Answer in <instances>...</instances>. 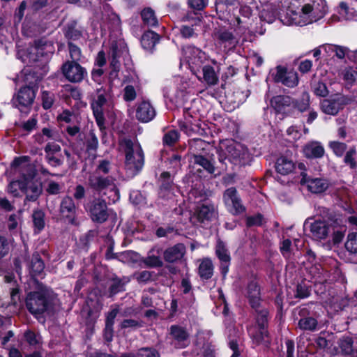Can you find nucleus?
<instances>
[{
	"label": "nucleus",
	"mask_w": 357,
	"mask_h": 357,
	"mask_svg": "<svg viewBox=\"0 0 357 357\" xmlns=\"http://www.w3.org/2000/svg\"><path fill=\"white\" fill-rule=\"evenodd\" d=\"M339 346L344 354H351L353 351V341L349 337L341 339L339 342Z\"/></svg>",
	"instance_id": "nucleus-43"
},
{
	"label": "nucleus",
	"mask_w": 357,
	"mask_h": 357,
	"mask_svg": "<svg viewBox=\"0 0 357 357\" xmlns=\"http://www.w3.org/2000/svg\"><path fill=\"white\" fill-rule=\"evenodd\" d=\"M223 198L227 204L230 203L232 204L239 197L238 196L236 189L232 187L225 191Z\"/></svg>",
	"instance_id": "nucleus-44"
},
{
	"label": "nucleus",
	"mask_w": 357,
	"mask_h": 357,
	"mask_svg": "<svg viewBox=\"0 0 357 357\" xmlns=\"http://www.w3.org/2000/svg\"><path fill=\"white\" fill-rule=\"evenodd\" d=\"M159 181L160 182L159 195L161 197H165L173 190L174 182L171 178L170 173L169 172H163L160 176Z\"/></svg>",
	"instance_id": "nucleus-28"
},
{
	"label": "nucleus",
	"mask_w": 357,
	"mask_h": 357,
	"mask_svg": "<svg viewBox=\"0 0 357 357\" xmlns=\"http://www.w3.org/2000/svg\"><path fill=\"white\" fill-rule=\"evenodd\" d=\"M356 154V149L355 147L350 148L346 153L344 158V162L354 169L356 167V162L355 160V155Z\"/></svg>",
	"instance_id": "nucleus-46"
},
{
	"label": "nucleus",
	"mask_w": 357,
	"mask_h": 357,
	"mask_svg": "<svg viewBox=\"0 0 357 357\" xmlns=\"http://www.w3.org/2000/svg\"><path fill=\"white\" fill-rule=\"evenodd\" d=\"M0 208L6 212H10L13 211L15 207L7 198L0 197Z\"/></svg>",
	"instance_id": "nucleus-57"
},
{
	"label": "nucleus",
	"mask_w": 357,
	"mask_h": 357,
	"mask_svg": "<svg viewBox=\"0 0 357 357\" xmlns=\"http://www.w3.org/2000/svg\"><path fill=\"white\" fill-rule=\"evenodd\" d=\"M142 262L149 268H159L163 266V262L158 256H148L142 259Z\"/></svg>",
	"instance_id": "nucleus-40"
},
{
	"label": "nucleus",
	"mask_w": 357,
	"mask_h": 357,
	"mask_svg": "<svg viewBox=\"0 0 357 357\" xmlns=\"http://www.w3.org/2000/svg\"><path fill=\"white\" fill-rule=\"evenodd\" d=\"M10 250V245L8 239L0 236V259L7 255Z\"/></svg>",
	"instance_id": "nucleus-50"
},
{
	"label": "nucleus",
	"mask_w": 357,
	"mask_h": 357,
	"mask_svg": "<svg viewBox=\"0 0 357 357\" xmlns=\"http://www.w3.org/2000/svg\"><path fill=\"white\" fill-rule=\"evenodd\" d=\"M68 47L70 56L72 59L70 61H76V63H78L82 56V52L80 48L73 43L71 41L68 42Z\"/></svg>",
	"instance_id": "nucleus-42"
},
{
	"label": "nucleus",
	"mask_w": 357,
	"mask_h": 357,
	"mask_svg": "<svg viewBox=\"0 0 357 357\" xmlns=\"http://www.w3.org/2000/svg\"><path fill=\"white\" fill-rule=\"evenodd\" d=\"M155 116V111L149 102L143 101L136 109V118L142 122H149Z\"/></svg>",
	"instance_id": "nucleus-22"
},
{
	"label": "nucleus",
	"mask_w": 357,
	"mask_h": 357,
	"mask_svg": "<svg viewBox=\"0 0 357 357\" xmlns=\"http://www.w3.org/2000/svg\"><path fill=\"white\" fill-rule=\"evenodd\" d=\"M86 151L88 153L96 152L98 147V139L93 131H90L88 137L86 139Z\"/></svg>",
	"instance_id": "nucleus-35"
},
{
	"label": "nucleus",
	"mask_w": 357,
	"mask_h": 357,
	"mask_svg": "<svg viewBox=\"0 0 357 357\" xmlns=\"http://www.w3.org/2000/svg\"><path fill=\"white\" fill-rule=\"evenodd\" d=\"M202 72L203 79L208 86H214L218 83V76L213 67L209 65L204 66Z\"/></svg>",
	"instance_id": "nucleus-32"
},
{
	"label": "nucleus",
	"mask_w": 357,
	"mask_h": 357,
	"mask_svg": "<svg viewBox=\"0 0 357 357\" xmlns=\"http://www.w3.org/2000/svg\"><path fill=\"white\" fill-rule=\"evenodd\" d=\"M298 325L301 329L314 331L317 326V321L312 317H305L299 321Z\"/></svg>",
	"instance_id": "nucleus-38"
},
{
	"label": "nucleus",
	"mask_w": 357,
	"mask_h": 357,
	"mask_svg": "<svg viewBox=\"0 0 357 357\" xmlns=\"http://www.w3.org/2000/svg\"><path fill=\"white\" fill-rule=\"evenodd\" d=\"M307 218L303 225L305 229H310L312 237L316 240L326 239L333 231L334 222L328 220Z\"/></svg>",
	"instance_id": "nucleus-8"
},
{
	"label": "nucleus",
	"mask_w": 357,
	"mask_h": 357,
	"mask_svg": "<svg viewBox=\"0 0 357 357\" xmlns=\"http://www.w3.org/2000/svg\"><path fill=\"white\" fill-rule=\"evenodd\" d=\"M109 161L107 160H102L100 161V163L94 172L99 173L98 172H102L105 174H107L109 172Z\"/></svg>",
	"instance_id": "nucleus-63"
},
{
	"label": "nucleus",
	"mask_w": 357,
	"mask_h": 357,
	"mask_svg": "<svg viewBox=\"0 0 357 357\" xmlns=\"http://www.w3.org/2000/svg\"><path fill=\"white\" fill-rule=\"evenodd\" d=\"M345 248L351 253H357V233H351L348 235Z\"/></svg>",
	"instance_id": "nucleus-39"
},
{
	"label": "nucleus",
	"mask_w": 357,
	"mask_h": 357,
	"mask_svg": "<svg viewBox=\"0 0 357 357\" xmlns=\"http://www.w3.org/2000/svg\"><path fill=\"white\" fill-rule=\"evenodd\" d=\"M26 169L27 173H23L24 180L20 183V189L26 195L24 203L36 202L43 192L42 183L32 181L36 176L35 169L31 166H28Z\"/></svg>",
	"instance_id": "nucleus-7"
},
{
	"label": "nucleus",
	"mask_w": 357,
	"mask_h": 357,
	"mask_svg": "<svg viewBox=\"0 0 357 357\" xmlns=\"http://www.w3.org/2000/svg\"><path fill=\"white\" fill-rule=\"evenodd\" d=\"M102 309V303L98 298H88L82 311L86 312L88 318L96 319Z\"/></svg>",
	"instance_id": "nucleus-25"
},
{
	"label": "nucleus",
	"mask_w": 357,
	"mask_h": 357,
	"mask_svg": "<svg viewBox=\"0 0 357 357\" xmlns=\"http://www.w3.org/2000/svg\"><path fill=\"white\" fill-rule=\"evenodd\" d=\"M43 107L45 109H50L53 104L54 100L52 96L50 95L49 92L43 91L42 94Z\"/></svg>",
	"instance_id": "nucleus-56"
},
{
	"label": "nucleus",
	"mask_w": 357,
	"mask_h": 357,
	"mask_svg": "<svg viewBox=\"0 0 357 357\" xmlns=\"http://www.w3.org/2000/svg\"><path fill=\"white\" fill-rule=\"evenodd\" d=\"M136 98V91L133 86L128 85L124 89L123 98L126 101H132Z\"/></svg>",
	"instance_id": "nucleus-54"
},
{
	"label": "nucleus",
	"mask_w": 357,
	"mask_h": 357,
	"mask_svg": "<svg viewBox=\"0 0 357 357\" xmlns=\"http://www.w3.org/2000/svg\"><path fill=\"white\" fill-rule=\"evenodd\" d=\"M244 146L241 143L233 139H225L220 142L218 153L220 170L227 169V160L234 162H241L244 155Z\"/></svg>",
	"instance_id": "nucleus-4"
},
{
	"label": "nucleus",
	"mask_w": 357,
	"mask_h": 357,
	"mask_svg": "<svg viewBox=\"0 0 357 357\" xmlns=\"http://www.w3.org/2000/svg\"><path fill=\"white\" fill-rule=\"evenodd\" d=\"M252 279L247 286V298L251 307L255 310L256 320L259 328V333L253 335L257 343H268V332L266 327L268 324V311L260 298V287L256 277L252 275Z\"/></svg>",
	"instance_id": "nucleus-2"
},
{
	"label": "nucleus",
	"mask_w": 357,
	"mask_h": 357,
	"mask_svg": "<svg viewBox=\"0 0 357 357\" xmlns=\"http://www.w3.org/2000/svg\"><path fill=\"white\" fill-rule=\"evenodd\" d=\"M77 210V208L71 197L66 196L62 199L60 204V214L68 220L69 224L75 226L79 225L76 217Z\"/></svg>",
	"instance_id": "nucleus-13"
},
{
	"label": "nucleus",
	"mask_w": 357,
	"mask_h": 357,
	"mask_svg": "<svg viewBox=\"0 0 357 357\" xmlns=\"http://www.w3.org/2000/svg\"><path fill=\"white\" fill-rule=\"evenodd\" d=\"M303 154L308 158H319L324 154V149L320 142L312 141L303 146Z\"/></svg>",
	"instance_id": "nucleus-24"
},
{
	"label": "nucleus",
	"mask_w": 357,
	"mask_h": 357,
	"mask_svg": "<svg viewBox=\"0 0 357 357\" xmlns=\"http://www.w3.org/2000/svg\"><path fill=\"white\" fill-rule=\"evenodd\" d=\"M347 103L346 98L340 94L321 102V109L326 114L335 115Z\"/></svg>",
	"instance_id": "nucleus-16"
},
{
	"label": "nucleus",
	"mask_w": 357,
	"mask_h": 357,
	"mask_svg": "<svg viewBox=\"0 0 357 357\" xmlns=\"http://www.w3.org/2000/svg\"><path fill=\"white\" fill-rule=\"evenodd\" d=\"M323 48L328 53H335V56L341 59L344 58L349 52L346 47L332 44H326L323 46Z\"/></svg>",
	"instance_id": "nucleus-34"
},
{
	"label": "nucleus",
	"mask_w": 357,
	"mask_h": 357,
	"mask_svg": "<svg viewBox=\"0 0 357 357\" xmlns=\"http://www.w3.org/2000/svg\"><path fill=\"white\" fill-rule=\"evenodd\" d=\"M138 357H160L158 352L149 348H142L137 353Z\"/></svg>",
	"instance_id": "nucleus-53"
},
{
	"label": "nucleus",
	"mask_w": 357,
	"mask_h": 357,
	"mask_svg": "<svg viewBox=\"0 0 357 357\" xmlns=\"http://www.w3.org/2000/svg\"><path fill=\"white\" fill-rule=\"evenodd\" d=\"M53 298L46 289H40L28 293L26 306L32 314H40L53 309Z\"/></svg>",
	"instance_id": "nucleus-5"
},
{
	"label": "nucleus",
	"mask_w": 357,
	"mask_h": 357,
	"mask_svg": "<svg viewBox=\"0 0 357 357\" xmlns=\"http://www.w3.org/2000/svg\"><path fill=\"white\" fill-rule=\"evenodd\" d=\"M22 257L23 261L27 263L29 273L32 278H35L36 276H40L43 274L45 264L38 252H35L33 253L31 259L29 260L27 250H25L22 255Z\"/></svg>",
	"instance_id": "nucleus-17"
},
{
	"label": "nucleus",
	"mask_w": 357,
	"mask_h": 357,
	"mask_svg": "<svg viewBox=\"0 0 357 357\" xmlns=\"http://www.w3.org/2000/svg\"><path fill=\"white\" fill-rule=\"evenodd\" d=\"M344 79L349 83L357 82V71L353 69H349L345 71Z\"/></svg>",
	"instance_id": "nucleus-59"
},
{
	"label": "nucleus",
	"mask_w": 357,
	"mask_h": 357,
	"mask_svg": "<svg viewBox=\"0 0 357 357\" xmlns=\"http://www.w3.org/2000/svg\"><path fill=\"white\" fill-rule=\"evenodd\" d=\"M215 254L221 262L220 270L222 274L225 276L228 272L231 257L225 243L220 239L217 241Z\"/></svg>",
	"instance_id": "nucleus-18"
},
{
	"label": "nucleus",
	"mask_w": 357,
	"mask_h": 357,
	"mask_svg": "<svg viewBox=\"0 0 357 357\" xmlns=\"http://www.w3.org/2000/svg\"><path fill=\"white\" fill-rule=\"evenodd\" d=\"M142 18L146 25L149 26H154L158 24V20L155 16L154 11L148 8L142 11Z\"/></svg>",
	"instance_id": "nucleus-36"
},
{
	"label": "nucleus",
	"mask_w": 357,
	"mask_h": 357,
	"mask_svg": "<svg viewBox=\"0 0 357 357\" xmlns=\"http://www.w3.org/2000/svg\"><path fill=\"white\" fill-rule=\"evenodd\" d=\"M186 248L184 244L177 243L166 249L163 252V258L168 263H176L183 259Z\"/></svg>",
	"instance_id": "nucleus-19"
},
{
	"label": "nucleus",
	"mask_w": 357,
	"mask_h": 357,
	"mask_svg": "<svg viewBox=\"0 0 357 357\" xmlns=\"http://www.w3.org/2000/svg\"><path fill=\"white\" fill-rule=\"evenodd\" d=\"M270 75L276 82H281L288 87H294L298 84L297 73L294 71H287V68L282 66H278L272 69Z\"/></svg>",
	"instance_id": "nucleus-11"
},
{
	"label": "nucleus",
	"mask_w": 357,
	"mask_h": 357,
	"mask_svg": "<svg viewBox=\"0 0 357 357\" xmlns=\"http://www.w3.org/2000/svg\"><path fill=\"white\" fill-rule=\"evenodd\" d=\"M129 282V280L123 278H120L117 276H114L109 279V296L113 297L116 294L125 291V286Z\"/></svg>",
	"instance_id": "nucleus-27"
},
{
	"label": "nucleus",
	"mask_w": 357,
	"mask_h": 357,
	"mask_svg": "<svg viewBox=\"0 0 357 357\" xmlns=\"http://www.w3.org/2000/svg\"><path fill=\"white\" fill-rule=\"evenodd\" d=\"M141 323L135 319H124L121 324V328H137L141 326Z\"/></svg>",
	"instance_id": "nucleus-62"
},
{
	"label": "nucleus",
	"mask_w": 357,
	"mask_h": 357,
	"mask_svg": "<svg viewBox=\"0 0 357 357\" xmlns=\"http://www.w3.org/2000/svg\"><path fill=\"white\" fill-rule=\"evenodd\" d=\"M299 0H291L283 13L278 14V7L272 3L264 6L261 11L255 0H247V15L250 13L253 17L250 22L249 31L251 34L264 33L261 22L273 23L277 17L287 26H305L318 21L324 17L326 13L325 0H305L303 4ZM248 16H247V18Z\"/></svg>",
	"instance_id": "nucleus-1"
},
{
	"label": "nucleus",
	"mask_w": 357,
	"mask_h": 357,
	"mask_svg": "<svg viewBox=\"0 0 357 357\" xmlns=\"http://www.w3.org/2000/svg\"><path fill=\"white\" fill-rule=\"evenodd\" d=\"M264 222V217L262 215L257 213L247 217V227L261 226Z\"/></svg>",
	"instance_id": "nucleus-48"
},
{
	"label": "nucleus",
	"mask_w": 357,
	"mask_h": 357,
	"mask_svg": "<svg viewBox=\"0 0 357 357\" xmlns=\"http://www.w3.org/2000/svg\"><path fill=\"white\" fill-rule=\"evenodd\" d=\"M118 313H119V309H117V308H114L112 311H110L107 316L106 321H105V326L113 327V325L114 323V319Z\"/></svg>",
	"instance_id": "nucleus-64"
},
{
	"label": "nucleus",
	"mask_w": 357,
	"mask_h": 357,
	"mask_svg": "<svg viewBox=\"0 0 357 357\" xmlns=\"http://www.w3.org/2000/svg\"><path fill=\"white\" fill-rule=\"evenodd\" d=\"M329 146L333 150V153L339 157L342 156L347 149L346 144L337 141L331 142Z\"/></svg>",
	"instance_id": "nucleus-45"
},
{
	"label": "nucleus",
	"mask_w": 357,
	"mask_h": 357,
	"mask_svg": "<svg viewBox=\"0 0 357 357\" xmlns=\"http://www.w3.org/2000/svg\"><path fill=\"white\" fill-rule=\"evenodd\" d=\"M21 182H22V181H12L9 183L8 186V192L15 197L19 196L17 188L20 189V183Z\"/></svg>",
	"instance_id": "nucleus-58"
},
{
	"label": "nucleus",
	"mask_w": 357,
	"mask_h": 357,
	"mask_svg": "<svg viewBox=\"0 0 357 357\" xmlns=\"http://www.w3.org/2000/svg\"><path fill=\"white\" fill-rule=\"evenodd\" d=\"M212 156L206 157L205 155L202 153H194L192 154V158L194 160V163L198 165L203 167V169L206 171L210 174L220 175L221 174V171H219L217 174H215L216 169H220L219 168L215 167L212 162Z\"/></svg>",
	"instance_id": "nucleus-21"
},
{
	"label": "nucleus",
	"mask_w": 357,
	"mask_h": 357,
	"mask_svg": "<svg viewBox=\"0 0 357 357\" xmlns=\"http://www.w3.org/2000/svg\"><path fill=\"white\" fill-rule=\"evenodd\" d=\"M63 76L70 82H80L86 75V70L76 61H67L61 66Z\"/></svg>",
	"instance_id": "nucleus-12"
},
{
	"label": "nucleus",
	"mask_w": 357,
	"mask_h": 357,
	"mask_svg": "<svg viewBox=\"0 0 357 357\" xmlns=\"http://www.w3.org/2000/svg\"><path fill=\"white\" fill-rule=\"evenodd\" d=\"M33 47L36 54V58L33 59L34 61L39 60L40 57L47 56L49 53H52L54 46L52 42L48 41L46 38H42L33 40Z\"/></svg>",
	"instance_id": "nucleus-20"
},
{
	"label": "nucleus",
	"mask_w": 357,
	"mask_h": 357,
	"mask_svg": "<svg viewBox=\"0 0 357 357\" xmlns=\"http://www.w3.org/2000/svg\"><path fill=\"white\" fill-rule=\"evenodd\" d=\"M90 217L93 222L102 224L109 216L106 202L101 198H95L89 204Z\"/></svg>",
	"instance_id": "nucleus-9"
},
{
	"label": "nucleus",
	"mask_w": 357,
	"mask_h": 357,
	"mask_svg": "<svg viewBox=\"0 0 357 357\" xmlns=\"http://www.w3.org/2000/svg\"><path fill=\"white\" fill-rule=\"evenodd\" d=\"M247 59H248L249 63H255L257 66H260L263 63V59L254 52H249Z\"/></svg>",
	"instance_id": "nucleus-61"
},
{
	"label": "nucleus",
	"mask_w": 357,
	"mask_h": 357,
	"mask_svg": "<svg viewBox=\"0 0 357 357\" xmlns=\"http://www.w3.org/2000/svg\"><path fill=\"white\" fill-rule=\"evenodd\" d=\"M32 217L34 227L39 231L42 230L45 227L44 213L40 210L35 211Z\"/></svg>",
	"instance_id": "nucleus-41"
},
{
	"label": "nucleus",
	"mask_w": 357,
	"mask_h": 357,
	"mask_svg": "<svg viewBox=\"0 0 357 357\" xmlns=\"http://www.w3.org/2000/svg\"><path fill=\"white\" fill-rule=\"evenodd\" d=\"M64 35L68 41L77 40L82 38V31L77 28V22L72 21L68 23L64 31Z\"/></svg>",
	"instance_id": "nucleus-31"
},
{
	"label": "nucleus",
	"mask_w": 357,
	"mask_h": 357,
	"mask_svg": "<svg viewBox=\"0 0 357 357\" xmlns=\"http://www.w3.org/2000/svg\"><path fill=\"white\" fill-rule=\"evenodd\" d=\"M38 77L36 73L29 71L24 75V81L29 85L21 87L17 94L13 97V102L16 107L22 110L23 108L30 107L36 97L34 86L37 84Z\"/></svg>",
	"instance_id": "nucleus-6"
},
{
	"label": "nucleus",
	"mask_w": 357,
	"mask_h": 357,
	"mask_svg": "<svg viewBox=\"0 0 357 357\" xmlns=\"http://www.w3.org/2000/svg\"><path fill=\"white\" fill-rule=\"evenodd\" d=\"M24 338L26 341L30 344V345H36L38 343V340L36 337V335L34 332L31 331H26L24 333Z\"/></svg>",
	"instance_id": "nucleus-60"
},
{
	"label": "nucleus",
	"mask_w": 357,
	"mask_h": 357,
	"mask_svg": "<svg viewBox=\"0 0 357 357\" xmlns=\"http://www.w3.org/2000/svg\"><path fill=\"white\" fill-rule=\"evenodd\" d=\"M125 154V167L127 172L134 176L142 169L144 164V155L139 143L130 139H123L119 143Z\"/></svg>",
	"instance_id": "nucleus-3"
},
{
	"label": "nucleus",
	"mask_w": 357,
	"mask_h": 357,
	"mask_svg": "<svg viewBox=\"0 0 357 357\" xmlns=\"http://www.w3.org/2000/svg\"><path fill=\"white\" fill-rule=\"evenodd\" d=\"M314 92L317 96L325 97L328 95V91L324 83L318 82L314 86Z\"/></svg>",
	"instance_id": "nucleus-52"
},
{
	"label": "nucleus",
	"mask_w": 357,
	"mask_h": 357,
	"mask_svg": "<svg viewBox=\"0 0 357 357\" xmlns=\"http://www.w3.org/2000/svg\"><path fill=\"white\" fill-rule=\"evenodd\" d=\"M296 167L295 162L287 156H281L278 158L275 163L277 172L282 175L291 173Z\"/></svg>",
	"instance_id": "nucleus-26"
},
{
	"label": "nucleus",
	"mask_w": 357,
	"mask_h": 357,
	"mask_svg": "<svg viewBox=\"0 0 357 357\" xmlns=\"http://www.w3.org/2000/svg\"><path fill=\"white\" fill-rule=\"evenodd\" d=\"M310 273H313V278L314 283H323L326 281V273L320 271V268L318 266L312 267Z\"/></svg>",
	"instance_id": "nucleus-49"
},
{
	"label": "nucleus",
	"mask_w": 357,
	"mask_h": 357,
	"mask_svg": "<svg viewBox=\"0 0 357 357\" xmlns=\"http://www.w3.org/2000/svg\"><path fill=\"white\" fill-rule=\"evenodd\" d=\"M213 209L208 206L202 204L196 207L193 215L190 217V220L193 225L203 223L206 220H209L213 215Z\"/></svg>",
	"instance_id": "nucleus-23"
},
{
	"label": "nucleus",
	"mask_w": 357,
	"mask_h": 357,
	"mask_svg": "<svg viewBox=\"0 0 357 357\" xmlns=\"http://www.w3.org/2000/svg\"><path fill=\"white\" fill-rule=\"evenodd\" d=\"M215 38L221 43H230L234 40L233 34L228 31L220 30L215 33Z\"/></svg>",
	"instance_id": "nucleus-47"
},
{
	"label": "nucleus",
	"mask_w": 357,
	"mask_h": 357,
	"mask_svg": "<svg viewBox=\"0 0 357 357\" xmlns=\"http://www.w3.org/2000/svg\"><path fill=\"white\" fill-rule=\"evenodd\" d=\"M105 95L106 91L104 89L100 88L97 89V99L91 104L93 115L95 116L97 125L100 130L105 128V119L103 114L102 106L107 102Z\"/></svg>",
	"instance_id": "nucleus-14"
},
{
	"label": "nucleus",
	"mask_w": 357,
	"mask_h": 357,
	"mask_svg": "<svg viewBox=\"0 0 357 357\" xmlns=\"http://www.w3.org/2000/svg\"><path fill=\"white\" fill-rule=\"evenodd\" d=\"M169 335L179 344L188 340L189 338V333L187 330L178 325H173L171 326Z\"/></svg>",
	"instance_id": "nucleus-30"
},
{
	"label": "nucleus",
	"mask_w": 357,
	"mask_h": 357,
	"mask_svg": "<svg viewBox=\"0 0 357 357\" xmlns=\"http://www.w3.org/2000/svg\"><path fill=\"white\" fill-rule=\"evenodd\" d=\"M89 185L93 190L100 192L102 190L111 188L116 197H119V190L114 184V179L112 176L104 177L99 173L93 172L90 174L88 179Z\"/></svg>",
	"instance_id": "nucleus-10"
},
{
	"label": "nucleus",
	"mask_w": 357,
	"mask_h": 357,
	"mask_svg": "<svg viewBox=\"0 0 357 357\" xmlns=\"http://www.w3.org/2000/svg\"><path fill=\"white\" fill-rule=\"evenodd\" d=\"M153 273L148 271H143L134 275L139 282H146L151 280Z\"/></svg>",
	"instance_id": "nucleus-55"
},
{
	"label": "nucleus",
	"mask_w": 357,
	"mask_h": 357,
	"mask_svg": "<svg viewBox=\"0 0 357 357\" xmlns=\"http://www.w3.org/2000/svg\"><path fill=\"white\" fill-rule=\"evenodd\" d=\"M159 35L152 31L145 32L141 38V43L145 50H151L159 41Z\"/></svg>",
	"instance_id": "nucleus-29"
},
{
	"label": "nucleus",
	"mask_w": 357,
	"mask_h": 357,
	"mask_svg": "<svg viewBox=\"0 0 357 357\" xmlns=\"http://www.w3.org/2000/svg\"><path fill=\"white\" fill-rule=\"evenodd\" d=\"M213 273V266L210 259H204L199 266V274L202 279H210Z\"/></svg>",
	"instance_id": "nucleus-33"
},
{
	"label": "nucleus",
	"mask_w": 357,
	"mask_h": 357,
	"mask_svg": "<svg viewBox=\"0 0 357 357\" xmlns=\"http://www.w3.org/2000/svg\"><path fill=\"white\" fill-rule=\"evenodd\" d=\"M339 14L341 17L346 20H356V18L354 16V10L349 8L347 5L344 2H341L340 3Z\"/></svg>",
	"instance_id": "nucleus-37"
},
{
	"label": "nucleus",
	"mask_w": 357,
	"mask_h": 357,
	"mask_svg": "<svg viewBox=\"0 0 357 357\" xmlns=\"http://www.w3.org/2000/svg\"><path fill=\"white\" fill-rule=\"evenodd\" d=\"M178 137V132L176 130H170L165 135L163 141L167 145H172L177 141Z\"/></svg>",
	"instance_id": "nucleus-51"
},
{
	"label": "nucleus",
	"mask_w": 357,
	"mask_h": 357,
	"mask_svg": "<svg viewBox=\"0 0 357 357\" xmlns=\"http://www.w3.org/2000/svg\"><path fill=\"white\" fill-rule=\"evenodd\" d=\"M301 184L305 185L309 191L312 193H321L329 186L328 181L324 178H312L302 172Z\"/></svg>",
	"instance_id": "nucleus-15"
}]
</instances>
